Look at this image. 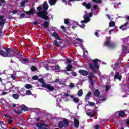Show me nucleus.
<instances>
[{
  "label": "nucleus",
  "instance_id": "2f4dec72",
  "mask_svg": "<svg viewBox=\"0 0 129 129\" xmlns=\"http://www.w3.org/2000/svg\"><path fill=\"white\" fill-rule=\"evenodd\" d=\"M49 25H50L49 22L45 21L43 24V26L44 27V28H48V27H49Z\"/></svg>",
  "mask_w": 129,
  "mask_h": 129
},
{
  "label": "nucleus",
  "instance_id": "ea45409f",
  "mask_svg": "<svg viewBox=\"0 0 129 129\" xmlns=\"http://www.w3.org/2000/svg\"><path fill=\"white\" fill-rule=\"evenodd\" d=\"M73 98V101L75 102V103H78L79 102V100L77 98H74V97Z\"/></svg>",
  "mask_w": 129,
  "mask_h": 129
},
{
  "label": "nucleus",
  "instance_id": "052dcab7",
  "mask_svg": "<svg viewBox=\"0 0 129 129\" xmlns=\"http://www.w3.org/2000/svg\"><path fill=\"white\" fill-rule=\"evenodd\" d=\"M93 10H98V8H97V6L94 5L93 7Z\"/></svg>",
  "mask_w": 129,
  "mask_h": 129
},
{
  "label": "nucleus",
  "instance_id": "7ed1b4c3",
  "mask_svg": "<svg viewBox=\"0 0 129 129\" xmlns=\"http://www.w3.org/2000/svg\"><path fill=\"white\" fill-rule=\"evenodd\" d=\"M38 82H40V83H42V87H44V88H47V89H48V90H50V91H54V90H55V87H54V86H51V84H47L46 83H45L44 79L41 78L38 79Z\"/></svg>",
  "mask_w": 129,
  "mask_h": 129
},
{
  "label": "nucleus",
  "instance_id": "f03ea898",
  "mask_svg": "<svg viewBox=\"0 0 129 129\" xmlns=\"http://www.w3.org/2000/svg\"><path fill=\"white\" fill-rule=\"evenodd\" d=\"M92 63H90L88 64L89 68L93 72V73L96 74L97 73V71L96 69H98L99 68V64H98L99 62H101L98 59H95L92 60Z\"/></svg>",
  "mask_w": 129,
  "mask_h": 129
},
{
  "label": "nucleus",
  "instance_id": "9b49d317",
  "mask_svg": "<svg viewBox=\"0 0 129 129\" xmlns=\"http://www.w3.org/2000/svg\"><path fill=\"white\" fill-rule=\"evenodd\" d=\"M0 26L4 27L5 23H6V19L4 18V16L0 15Z\"/></svg>",
  "mask_w": 129,
  "mask_h": 129
},
{
  "label": "nucleus",
  "instance_id": "c03bdc74",
  "mask_svg": "<svg viewBox=\"0 0 129 129\" xmlns=\"http://www.w3.org/2000/svg\"><path fill=\"white\" fill-rule=\"evenodd\" d=\"M38 78H39V77L37 75H34L32 77V79H33V80H38Z\"/></svg>",
  "mask_w": 129,
  "mask_h": 129
},
{
  "label": "nucleus",
  "instance_id": "69168bd1",
  "mask_svg": "<svg viewBox=\"0 0 129 129\" xmlns=\"http://www.w3.org/2000/svg\"><path fill=\"white\" fill-rule=\"evenodd\" d=\"M78 41L80 42V43H83V40L80 38H78Z\"/></svg>",
  "mask_w": 129,
  "mask_h": 129
},
{
  "label": "nucleus",
  "instance_id": "473e14b6",
  "mask_svg": "<svg viewBox=\"0 0 129 129\" xmlns=\"http://www.w3.org/2000/svg\"><path fill=\"white\" fill-rule=\"evenodd\" d=\"M24 87H25L26 89H30V88H32V86L30 84H27L25 85Z\"/></svg>",
  "mask_w": 129,
  "mask_h": 129
},
{
  "label": "nucleus",
  "instance_id": "c9c22d12",
  "mask_svg": "<svg viewBox=\"0 0 129 129\" xmlns=\"http://www.w3.org/2000/svg\"><path fill=\"white\" fill-rule=\"evenodd\" d=\"M30 69L31 71L34 72V71H36L37 70V67L35 66H32L31 68Z\"/></svg>",
  "mask_w": 129,
  "mask_h": 129
},
{
  "label": "nucleus",
  "instance_id": "58836bf2",
  "mask_svg": "<svg viewBox=\"0 0 129 129\" xmlns=\"http://www.w3.org/2000/svg\"><path fill=\"white\" fill-rule=\"evenodd\" d=\"M88 104H89V106H94V105H95V103L89 101Z\"/></svg>",
  "mask_w": 129,
  "mask_h": 129
},
{
  "label": "nucleus",
  "instance_id": "bb28decb",
  "mask_svg": "<svg viewBox=\"0 0 129 129\" xmlns=\"http://www.w3.org/2000/svg\"><path fill=\"white\" fill-rule=\"evenodd\" d=\"M63 122L64 124V127H66V126H68L69 125V122L68 121V120L65 119L63 120Z\"/></svg>",
  "mask_w": 129,
  "mask_h": 129
},
{
  "label": "nucleus",
  "instance_id": "ddd939ff",
  "mask_svg": "<svg viewBox=\"0 0 129 129\" xmlns=\"http://www.w3.org/2000/svg\"><path fill=\"white\" fill-rule=\"evenodd\" d=\"M106 100H107V98L100 96L98 100L97 101L98 103H102V102H104V101H106Z\"/></svg>",
  "mask_w": 129,
  "mask_h": 129
},
{
  "label": "nucleus",
  "instance_id": "0eeeda50",
  "mask_svg": "<svg viewBox=\"0 0 129 129\" xmlns=\"http://www.w3.org/2000/svg\"><path fill=\"white\" fill-rule=\"evenodd\" d=\"M93 73H90V76H88V78H89V80H90V84L91 85V86H93V78H95V76H94V75L92 74Z\"/></svg>",
  "mask_w": 129,
  "mask_h": 129
},
{
  "label": "nucleus",
  "instance_id": "774afa93",
  "mask_svg": "<svg viewBox=\"0 0 129 129\" xmlns=\"http://www.w3.org/2000/svg\"><path fill=\"white\" fill-rule=\"evenodd\" d=\"M13 15L15 14H17V13H18V11L15 10H13V12H12Z\"/></svg>",
  "mask_w": 129,
  "mask_h": 129
},
{
  "label": "nucleus",
  "instance_id": "aec40b11",
  "mask_svg": "<svg viewBox=\"0 0 129 129\" xmlns=\"http://www.w3.org/2000/svg\"><path fill=\"white\" fill-rule=\"evenodd\" d=\"M58 126L59 128H63V127H65L64 122H63V121H59L58 124Z\"/></svg>",
  "mask_w": 129,
  "mask_h": 129
},
{
  "label": "nucleus",
  "instance_id": "603ef678",
  "mask_svg": "<svg viewBox=\"0 0 129 129\" xmlns=\"http://www.w3.org/2000/svg\"><path fill=\"white\" fill-rule=\"evenodd\" d=\"M64 95H65V96H66V97H67V96H70V97L71 98H73V97H74V96H73V95H69V94H68V93L64 94Z\"/></svg>",
  "mask_w": 129,
  "mask_h": 129
},
{
  "label": "nucleus",
  "instance_id": "b1692460",
  "mask_svg": "<svg viewBox=\"0 0 129 129\" xmlns=\"http://www.w3.org/2000/svg\"><path fill=\"white\" fill-rule=\"evenodd\" d=\"M12 97L14 98V99H19V97H20V95L18 93L13 94L12 95Z\"/></svg>",
  "mask_w": 129,
  "mask_h": 129
},
{
  "label": "nucleus",
  "instance_id": "c756f323",
  "mask_svg": "<svg viewBox=\"0 0 129 129\" xmlns=\"http://www.w3.org/2000/svg\"><path fill=\"white\" fill-rule=\"evenodd\" d=\"M90 21V18H88V20L85 19L84 20L81 21V23H82V24H86L87 23H88V22H89Z\"/></svg>",
  "mask_w": 129,
  "mask_h": 129
},
{
  "label": "nucleus",
  "instance_id": "4468645a",
  "mask_svg": "<svg viewBox=\"0 0 129 129\" xmlns=\"http://www.w3.org/2000/svg\"><path fill=\"white\" fill-rule=\"evenodd\" d=\"M53 45L54 46H55V47H58L59 48V47H61V45H62V42H58L57 40H54L53 41Z\"/></svg>",
  "mask_w": 129,
  "mask_h": 129
},
{
  "label": "nucleus",
  "instance_id": "8fccbe9b",
  "mask_svg": "<svg viewBox=\"0 0 129 129\" xmlns=\"http://www.w3.org/2000/svg\"><path fill=\"white\" fill-rule=\"evenodd\" d=\"M37 11H39V12H41L42 10H43V7L42 6H38L37 8Z\"/></svg>",
  "mask_w": 129,
  "mask_h": 129
},
{
  "label": "nucleus",
  "instance_id": "4d7b16f0",
  "mask_svg": "<svg viewBox=\"0 0 129 129\" xmlns=\"http://www.w3.org/2000/svg\"><path fill=\"white\" fill-rule=\"evenodd\" d=\"M100 128V126H99V125L98 124H97L94 126L95 129H99Z\"/></svg>",
  "mask_w": 129,
  "mask_h": 129
},
{
  "label": "nucleus",
  "instance_id": "864d4df0",
  "mask_svg": "<svg viewBox=\"0 0 129 129\" xmlns=\"http://www.w3.org/2000/svg\"><path fill=\"white\" fill-rule=\"evenodd\" d=\"M89 98H90V97H87V96H86V98H85V102H87V101H88V100H89Z\"/></svg>",
  "mask_w": 129,
  "mask_h": 129
},
{
  "label": "nucleus",
  "instance_id": "13d9d810",
  "mask_svg": "<svg viewBox=\"0 0 129 129\" xmlns=\"http://www.w3.org/2000/svg\"><path fill=\"white\" fill-rule=\"evenodd\" d=\"M91 114H92V112H88L86 113V115H88V116H90Z\"/></svg>",
  "mask_w": 129,
  "mask_h": 129
},
{
  "label": "nucleus",
  "instance_id": "49530a36",
  "mask_svg": "<svg viewBox=\"0 0 129 129\" xmlns=\"http://www.w3.org/2000/svg\"><path fill=\"white\" fill-rule=\"evenodd\" d=\"M64 22L66 25H68L69 24V19H64Z\"/></svg>",
  "mask_w": 129,
  "mask_h": 129
},
{
  "label": "nucleus",
  "instance_id": "6e6d98bb",
  "mask_svg": "<svg viewBox=\"0 0 129 129\" xmlns=\"http://www.w3.org/2000/svg\"><path fill=\"white\" fill-rule=\"evenodd\" d=\"M91 94H92L91 92H88V93L87 94V95H86V96L90 97V96H91Z\"/></svg>",
  "mask_w": 129,
  "mask_h": 129
},
{
  "label": "nucleus",
  "instance_id": "e433bc0d",
  "mask_svg": "<svg viewBox=\"0 0 129 129\" xmlns=\"http://www.w3.org/2000/svg\"><path fill=\"white\" fill-rule=\"evenodd\" d=\"M86 9H87L88 10H90V9H91V4L90 3H88L87 4V6H86Z\"/></svg>",
  "mask_w": 129,
  "mask_h": 129
},
{
  "label": "nucleus",
  "instance_id": "f704fd0d",
  "mask_svg": "<svg viewBox=\"0 0 129 129\" xmlns=\"http://www.w3.org/2000/svg\"><path fill=\"white\" fill-rule=\"evenodd\" d=\"M14 112L17 114H22V111H21V110H14Z\"/></svg>",
  "mask_w": 129,
  "mask_h": 129
},
{
  "label": "nucleus",
  "instance_id": "2eb2a0df",
  "mask_svg": "<svg viewBox=\"0 0 129 129\" xmlns=\"http://www.w3.org/2000/svg\"><path fill=\"white\" fill-rule=\"evenodd\" d=\"M74 126L76 128H78V127H79V121L77 118H74Z\"/></svg>",
  "mask_w": 129,
  "mask_h": 129
},
{
  "label": "nucleus",
  "instance_id": "4be33fe9",
  "mask_svg": "<svg viewBox=\"0 0 129 129\" xmlns=\"http://www.w3.org/2000/svg\"><path fill=\"white\" fill-rule=\"evenodd\" d=\"M121 63V61H120V58H119V60H117L116 62L114 64V66L116 67H119V66L120 65V63Z\"/></svg>",
  "mask_w": 129,
  "mask_h": 129
},
{
  "label": "nucleus",
  "instance_id": "20e7f679",
  "mask_svg": "<svg viewBox=\"0 0 129 129\" xmlns=\"http://www.w3.org/2000/svg\"><path fill=\"white\" fill-rule=\"evenodd\" d=\"M4 50L5 51H6V52L2 50H0V56H2L4 58H6L7 57H16V56L10 55L12 50H11V49H10L9 48H5Z\"/></svg>",
  "mask_w": 129,
  "mask_h": 129
},
{
  "label": "nucleus",
  "instance_id": "a211bd4d",
  "mask_svg": "<svg viewBox=\"0 0 129 129\" xmlns=\"http://www.w3.org/2000/svg\"><path fill=\"white\" fill-rule=\"evenodd\" d=\"M122 53H126L127 54H128L129 51L127 50V48L125 46H122Z\"/></svg>",
  "mask_w": 129,
  "mask_h": 129
},
{
  "label": "nucleus",
  "instance_id": "3c124183",
  "mask_svg": "<svg viewBox=\"0 0 129 129\" xmlns=\"http://www.w3.org/2000/svg\"><path fill=\"white\" fill-rule=\"evenodd\" d=\"M61 29H62V30L63 32H64V33H66V27H65V26L62 25L60 27Z\"/></svg>",
  "mask_w": 129,
  "mask_h": 129
},
{
  "label": "nucleus",
  "instance_id": "0e129e2a",
  "mask_svg": "<svg viewBox=\"0 0 129 129\" xmlns=\"http://www.w3.org/2000/svg\"><path fill=\"white\" fill-rule=\"evenodd\" d=\"M20 18H24L25 17V13H22L20 15Z\"/></svg>",
  "mask_w": 129,
  "mask_h": 129
},
{
  "label": "nucleus",
  "instance_id": "a19ab883",
  "mask_svg": "<svg viewBox=\"0 0 129 129\" xmlns=\"http://www.w3.org/2000/svg\"><path fill=\"white\" fill-rule=\"evenodd\" d=\"M92 2H94V3H97V4H101L102 3V1L101 0H92Z\"/></svg>",
  "mask_w": 129,
  "mask_h": 129
},
{
  "label": "nucleus",
  "instance_id": "a18cd8bd",
  "mask_svg": "<svg viewBox=\"0 0 129 129\" xmlns=\"http://www.w3.org/2000/svg\"><path fill=\"white\" fill-rule=\"evenodd\" d=\"M11 78H12L13 80H16V79L17 78V77H16V76H15V75H14V74H11Z\"/></svg>",
  "mask_w": 129,
  "mask_h": 129
},
{
  "label": "nucleus",
  "instance_id": "e2e57ef3",
  "mask_svg": "<svg viewBox=\"0 0 129 129\" xmlns=\"http://www.w3.org/2000/svg\"><path fill=\"white\" fill-rule=\"evenodd\" d=\"M40 120H41V118H40V117H37L35 119L36 121H40Z\"/></svg>",
  "mask_w": 129,
  "mask_h": 129
},
{
  "label": "nucleus",
  "instance_id": "412c9836",
  "mask_svg": "<svg viewBox=\"0 0 129 129\" xmlns=\"http://www.w3.org/2000/svg\"><path fill=\"white\" fill-rule=\"evenodd\" d=\"M72 68H73V66L71 64H68L66 67V69L67 71H71V70H72Z\"/></svg>",
  "mask_w": 129,
  "mask_h": 129
},
{
  "label": "nucleus",
  "instance_id": "1a4fd4ad",
  "mask_svg": "<svg viewBox=\"0 0 129 129\" xmlns=\"http://www.w3.org/2000/svg\"><path fill=\"white\" fill-rule=\"evenodd\" d=\"M79 73L81 75H83V76H87L88 75V71L85 70H79Z\"/></svg>",
  "mask_w": 129,
  "mask_h": 129
},
{
  "label": "nucleus",
  "instance_id": "338daca9",
  "mask_svg": "<svg viewBox=\"0 0 129 129\" xmlns=\"http://www.w3.org/2000/svg\"><path fill=\"white\" fill-rule=\"evenodd\" d=\"M74 87V84L71 83L70 85V87H71L72 88H73Z\"/></svg>",
  "mask_w": 129,
  "mask_h": 129
},
{
  "label": "nucleus",
  "instance_id": "f8f14e48",
  "mask_svg": "<svg viewBox=\"0 0 129 129\" xmlns=\"http://www.w3.org/2000/svg\"><path fill=\"white\" fill-rule=\"evenodd\" d=\"M121 78H122V76L119 75V73L118 72H116V74L114 76V79L116 80V79H118L119 81L121 80Z\"/></svg>",
  "mask_w": 129,
  "mask_h": 129
},
{
  "label": "nucleus",
  "instance_id": "5701e85b",
  "mask_svg": "<svg viewBox=\"0 0 129 129\" xmlns=\"http://www.w3.org/2000/svg\"><path fill=\"white\" fill-rule=\"evenodd\" d=\"M119 116L120 117H124V115H125V112L124 111H119L118 113Z\"/></svg>",
  "mask_w": 129,
  "mask_h": 129
},
{
  "label": "nucleus",
  "instance_id": "7c9ffc66",
  "mask_svg": "<svg viewBox=\"0 0 129 129\" xmlns=\"http://www.w3.org/2000/svg\"><path fill=\"white\" fill-rule=\"evenodd\" d=\"M115 26V22L114 21H110L109 24V27H114Z\"/></svg>",
  "mask_w": 129,
  "mask_h": 129
},
{
  "label": "nucleus",
  "instance_id": "de8ad7c7",
  "mask_svg": "<svg viewBox=\"0 0 129 129\" xmlns=\"http://www.w3.org/2000/svg\"><path fill=\"white\" fill-rule=\"evenodd\" d=\"M2 125H3V126H4L5 127H6V125H5L4 122L2 121L0 122V126L1 127H2V128H4V127H3V126Z\"/></svg>",
  "mask_w": 129,
  "mask_h": 129
},
{
  "label": "nucleus",
  "instance_id": "39448f33",
  "mask_svg": "<svg viewBox=\"0 0 129 129\" xmlns=\"http://www.w3.org/2000/svg\"><path fill=\"white\" fill-rule=\"evenodd\" d=\"M119 29L122 30V31H125V30H127V29H129V21L126 22L124 24L121 25L119 27Z\"/></svg>",
  "mask_w": 129,
  "mask_h": 129
},
{
  "label": "nucleus",
  "instance_id": "9d476101",
  "mask_svg": "<svg viewBox=\"0 0 129 129\" xmlns=\"http://www.w3.org/2000/svg\"><path fill=\"white\" fill-rule=\"evenodd\" d=\"M52 37H54L56 39V40H58V41H61V37L59 34L57 33V32H53L51 34Z\"/></svg>",
  "mask_w": 129,
  "mask_h": 129
},
{
  "label": "nucleus",
  "instance_id": "5fc2aeb1",
  "mask_svg": "<svg viewBox=\"0 0 129 129\" xmlns=\"http://www.w3.org/2000/svg\"><path fill=\"white\" fill-rule=\"evenodd\" d=\"M84 19L85 20H88V18H90L88 16H87V15H85L83 17Z\"/></svg>",
  "mask_w": 129,
  "mask_h": 129
},
{
  "label": "nucleus",
  "instance_id": "a878e982",
  "mask_svg": "<svg viewBox=\"0 0 129 129\" xmlns=\"http://www.w3.org/2000/svg\"><path fill=\"white\" fill-rule=\"evenodd\" d=\"M77 95L79 97H80L82 95H83V91H82V89H80L78 91Z\"/></svg>",
  "mask_w": 129,
  "mask_h": 129
},
{
  "label": "nucleus",
  "instance_id": "423d86ee",
  "mask_svg": "<svg viewBox=\"0 0 129 129\" xmlns=\"http://www.w3.org/2000/svg\"><path fill=\"white\" fill-rule=\"evenodd\" d=\"M104 46L109 47L110 48H114V44L109 40L104 42Z\"/></svg>",
  "mask_w": 129,
  "mask_h": 129
},
{
  "label": "nucleus",
  "instance_id": "37998d69",
  "mask_svg": "<svg viewBox=\"0 0 129 129\" xmlns=\"http://www.w3.org/2000/svg\"><path fill=\"white\" fill-rule=\"evenodd\" d=\"M26 95H32V91H31V90H27L26 91Z\"/></svg>",
  "mask_w": 129,
  "mask_h": 129
},
{
  "label": "nucleus",
  "instance_id": "393cba45",
  "mask_svg": "<svg viewBox=\"0 0 129 129\" xmlns=\"http://www.w3.org/2000/svg\"><path fill=\"white\" fill-rule=\"evenodd\" d=\"M57 3V0H49V3L50 6H53V5H55Z\"/></svg>",
  "mask_w": 129,
  "mask_h": 129
},
{
  "label": "nucleus",
  "instance_id": "6ab92c4d",
  "mask_svg": "<svg viewBox=\"0 0 129 129\" xmlns=\"http://www.w3.org/2000/svg\"><path fill=\"white\" fill-rule=\"evenodd\" d=\"M45 124L43 123H37L36 124V126L38 127V129H48L45 127H43Z\"/></svg>",
  "mask_w": 129,
  "mask_h": 129
},
{
  "label": "nucleus",
  "instance_id": "c85d7f7f",
  "mask_svg": "<svg viewBox=\"0 0 129 129\" xmlns=\"http://www.w3.org/2000/svg\"><path fill=\"white\" fill-rule=\"evenodd\" d=\"M28 2H29L28 0H24L22 1L20 3V6L21 7H25V5L26 4V3H28Z\"/></svg>",
  "mask_w": 129,
  "mask_h": 129
},
{
  "label": "nucleus",
  "instance_id": "72a5a7b5",
  "mask_svg": "<svg viewBox=\"0 0 129 129\" xmlns=\"http://www.w3.org/2000/svg\"><path fill=\"white\" fill-rule=\"evenodd\" d=\"M21 110H24V111H28V107L26 106H22L21 107Z\"/></svg>",
  "mask_w": 129,
  "mask_h": 129
},
{
  "label": "nucleus",
  "instance_id": "cd10ccee",
  "mask_svg": "<svg viewBox=\"0 0 129 129\" xmlns=\"http://www.w3.org/2000/svg\"><path fill=\"white\" fill-rule=\"evenodd\" d=\"M22 64H25V65H28V63H29L28 59H23L22 61Z\"/></svg>",
  "mask_w": 129,
  "mask_h": 129
},
{
  "label": "nucleus",
  "instance_id": "79ce46f5",
  "mask_svg": "<svg viewBox=\"0 0 129 129\" xmlns=\"http://www.w3.org/2000/svg\"><path fill=\"white\" fill-rule=\"evenodd\" d=\"M70 74H72V76H77V73L74 71L71 72Z\"/></svg>",
  "mask_w": 129,
  "mask_h": 129
},
{
  "label": "nucleus",
  "instance_id": "4c0bfd02",
  "mask_svg": "<svg viewBox=\"0 0 129 129\" xmlns=\"http://www.w3.org/2000/svg\"><path fill=\"white\" fill-rule=\"evenodd\" d=\"M13 53H14L15 54H16V55H17V56H21V54L20 52H19L17 50H14V51H13Z\"/></svg>",
  "mask_w": 129,
  "mask_h": 129
},
{
  "label": "nucleus",
  "instance_id": "f257e3e1",
  "mask_svg": "<svg viewBox=\"0 0 129 129\" xmlns=\"http://www.w3.org/2000/svg\"><path fill=\"white\" fill-rule=\"evenodd\" d=\"M44 10L42 11H38L37 12V16L38 18H42L45 21H49V16H48V9H49V5L47 2H44L42 5Z\"/></svg>",
  "mask_w": 129,
  "mask_h": 129
},
{
  "label": "nucleus",
  "instance_id": "f3484780",
  "mask_svg": "<svg viewBox=\"0 0 129 129\" xmlns=\"http://www.w3.org/2000/svg\"><path fill=\"white\" fill-rule=\"evenodd\" d=\"M52 68L53 69V70H54V71H57V72H59V71H60V69H61V67L57 64L55 66H52Z\"/></svg>",
  "mask_w": 129,
  "mask_h": 129
},
{
  "label": "nucleus",
  "instance_id": "bf43d9fd",
  "mask_svg": "<svg viewBox=\"0 0 129 129\" xmlns=\"http://www.w3.org/2000/svg\"><path fill=\"white\" fill-rule=\"evenodd\" d=\"M79 27H80V28H85V24H82V25H79Z\"/></svg>",
  "mask_w": 129,
  "mask_h": 129
},
{
  "label": "nucleus",
  "instance_id": "09e8293b",
  "mask_svg": "<svg viewBox=\"0 0 129 129\" xmlns=\"http://www.w3.org/2000/svg\"><path fill=\"white\" fill-rule=\"evenodd\" d=\"M105 89H106V91H109V89H110V86L108 85H106L105 86Z\"/></svg>",
  "mask_w": 129,
  "mask_h": 129
},
{
  "label": "nucleus",
  "instance_id": "6e6552de",
  "mask_svg": "<svg viewBox=\"0 0 129 129\" xmlns=\"http://www.w3.org/2000/svg\"><path fill=\"white\" fill-rule=\"evenodd\" d=\"M35 12H36V10H35L34 8H31L29 11H26L25 13L26 15L30 16L31 15H34Z\"/></svg>",
  "mask_w": 129,
  "mask_h": 129
},
{
  "label": "nucleus",
  "instance_id": "dca6fc26",
  "mask_svg": "<svg viewBox=\"0 0 129 129\" xmlns=\"http://www.w3.org/2000/svg\"><path fill=\"white\" fill-rule=\"evenodd\" d=\"M93 93L96 97H99L100 95V91L98 89H95Z\"/></svg>",
  "mask_w": 129,
  "mask_h": 129
},
{
  "label": "nucleus",
  "instance_id": "680f3d73",
  "mask_svg": "<svg viewBox=\"0 0 129 129\" xmlns=\"http://www.w3.org/2000/svg\"><path fill=\"white\" fill-rule=\"evenodd\" d=\"M82 5L84 7H86V6H87V3H86V2H83L82 3Z\"/></svg>",
  "mask_w": 129,
  "mask_h": 129
}]
</instances>
